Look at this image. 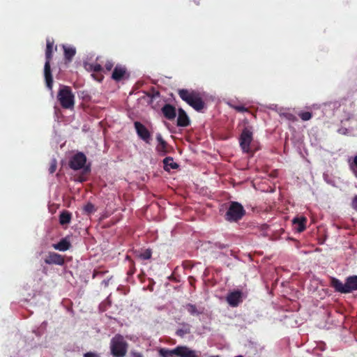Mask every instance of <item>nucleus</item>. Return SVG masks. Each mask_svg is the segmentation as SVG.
I'll return each mask as SVG.
<instances>
[{"mask_svg": "<svg viewBox=\"0 0 357 357\" xmlns=\"http://www.w3.org/2000/svg\"><path fill=\"white\" fill-rule=\"evenodd\" d=\"M190 123V121L186 112L181 108L178 109L177 126L179 127H187Z\"/></svg>", "mask_w": 357, "mask_h": 357, "instance_id": "nucleus-15", "label": "nucleus"}, {"mask_svg": "<svg viewBox=\"0 0 357 357\" xmlns=\"http://www.w3.org/2000/svg\"><path fill=\"white\" fill-rule=\"evenodd\" d=\"M135 271V268L133 267L128 272V274L132 275L134 274Z\"/></svg>", "mask_w": 357, "mask_h": 357, "instance_id": "nucleus-39", "label": "nucleus"}, {"mask_svg": "<svg viewBox=\"0 0 357 357\" xmlns=\"http://www.w3.org/2000/svg\"><path fill=\"white\" fill-rule=\"evenodd\" d=\"M92 76L98 82H101L103 79V76L102 75H96L95 74H92Z\"/></svg>", "mask_w": 357, "mask_h": 357, "instance_id": "nucleus-37", "label": "nucleus"}, {"mask_svg": "<svg viewBox=\"0 0 357 357\" xmlns=\"http://www.w3.org/2000/svg\"><path fill=\"white\" fill-rule=\"evenodd\" d=\"M56 167H57V162H56V159L53 158L50 162V167L48 169L50 174L54 173L56 172Z\"/></svg>", "mask_w": 357, "mask_h": 357, "instance_id": "nucleus-30", "label": "nucleus"}, {"mask_svg": "<svg viewBox=\"0 0 357 357\" xmlns=\"http://www.w3.org/2000/svg\"><path fill=\"white\" fill-rule=\"evenodd\" d=\"M230 106L238 112H249V109L248 108H246L245 107H244L243 105H230Z\"/></svg>", "mask_w": 357, "mask_h": 357, "instance_id": "nucleus-31", "label": "nucleus"}, {"mask_svg": "<svg viewBox=\"0 0 357 357\" xmlns=\"http://www.w3.org/2000/svg\"><path fill=\"white\" fill-rule=\"evenodd\" d=\"M190 333V326L188 324L183 323L182 328H178L176 331V335L179 337H183L186 334Z\"/></svg>", "mask_w": 357, "mask_h": 357, "instance_id": "nucleus-25", "label": "nucleus"}, {"mask_svg": "<svg viewBox=\"0 0 357 357\" xmlns=\"http://www.w3.org/2000/svg\"><path fill=\"white\" fill-rule=\"evenodd\" d=\"M189 264H190V262L188 261H184L183 264V267L185 268L190 267V266L189 265Z\"/></svg>", "mask_w": 357, "mask_h": 357, "instance_id": "nucleus-38", "label": "nucleus"}, {"mask_svg": "<svg viewBox=\"0 0 357 357\" xmlns=\"http://www.w3.org/2000/svg\"><path fill=\"white\" fill-rule=\"evenodd\" d=\"M164 169L169 172L171 169H176L178 168V165L174 162L173 158L166 157L163 160Z\"/></svg>", "mask_w": 357, "mask_h": 357, "instance_id": "nucleus-19", "label": "nucleus"}, {"mask_svg": "<svg viewBox=\"0 0 357 357\" xmlns=\"http://www.w3.org/2000/svg\"><path fill=\"white\" fill-rule=\"evenodd\" d=\"M245 214V210L241 204L237 202H231L225 215V219L230 222H238Z\"/></svg>", "mask_w": 357, "mask_h": 357, "instance_id": "nucleus-7", "label": "nucleus"}, {"mask_svg": "<svg viewBox=\"0 0 357 357\" xmlns=\"http://www.w3.org/2000/svg\"><path fill=\"white\" fill-rule=\"evenodd\" d=\"M86 156L82 152H77L74 154L69 160V167L75 171L82 169V174L78 176L77 181L79 182H84L86 181V175L89 174L91 172L89 165H86Z\"/></svg>", "mask_w": 357, "mask_h": 357, "instance_id": "nucleus-1", "label": "nucleus"}, {"mask_svg": "<svg viewBox=\"0 0 357 357\" xmlns=\"http://www.w3.org/2000/svg\"><path fill=\"white\" fill-rule=\"evenodd\" d=\"M253 139V133L252 130V128L245 127L242 130V132L240 135L239 138V144L240 146L242 149L243 151L247 153H253L250 149V144Z\"/></svg>", "mask_w": 357, "mask_h": 357, "instance_id": "nucleus-8", "label": "nucleus"}, {"mask_svg": "<svg viewBox=\"0 0 357 357\" xmlns=\"http://www.w3.org/2000/svg\"><path fill=\"white\" fill-rule=\"evenodd\" d=\"M64 52V58L67 62H70L76 54V50L74 47L63 45Z\"/></svg>", "mask_w": 357, "mask_h": 357, "instance_id": "nucleus-18", "label": "nucleus"}, {"mask_svg": "<svg viewBox=\"0 0 357 357\" xmlns=\"http://www.w3.org/2000/svg\"><path fill=\"white\" fill-rule=\"evenodd\" d=\"M114 67V63L111 61H107L105 64V69L107 71H110Z\"/></svg>", "mask_w": 357, "mask_h": 357, "instance_id": "nucleus-33", "label": "nucleus"}, {"mask_svg": "<svg viewBox=\"0 0 357 357\" xmlns=\"http://www.w3.org/2000/svg\"><path fill=\"white\" fill-rule=\"evenodd\" d=\"M177 350H178V346L175 347L174 349L162 348L159 350V354L161 357H173L174 356H178V354L176 352Z\"/></svg>", "mask_w": 357, "mask_h": 357, "instance_id": "nucleus-22", "label": "nucleus"}, {"mask_svg": "<svg viewBox=\"0 0 357 357\" xmlns=\"http://www.w3.org/2000/svg\"><path fill=\"white\" fill-rule=\"evenodd\" d=\"M134 126L138 137L147 144H150L151 135L146 126L139 121L134 123Z\"/></svg>", "mask_w": 357, "mask_h": 357, "instance_id": "nucleus-9", "label": "nucleus"}, {"mask_svg": "<svg viewBox=\"0 0 357 357\" xmlns=\"http://www.w3.org/2000/svg\"><path fill=\"white\" fill-rule=\"evenodd\" d=\"M352 208L357 211V195H355L352 199L351 202Z\"/></svg>", "mask_w": 357, "mask_h": 357, "instance_id": "nucleus-35", "label": "nucleus"}, {"mask_svg": "<svg viewBox=\"0 0 357 357\" xmlns=\"http://www.w3.org/2000/svg\"><path fill=\"white\" fill-rule=\"evenodd\" d=\"M72 214L68 211H63L59 215V223L61 225H66L70 222Z\"/></svg>", "mask_w": 357, "mask_h": 357, "instance_id": "nucleus-21", "label": "nucleus"}, {"mask_svg": "<svg viewBox=\"0 0 357 357\" xmlns=\"http://www.w3.org/2000/svg\"><path fill=\"white\" fill-rule=\"evenodd\" d=\"M45 50V63L44 66V77L47 87L52 90L53 86V78L51 72L50 61L52 59L54 41L47 39Z\"/></svg>", "mask_w": 357, "mask_h": 357, "instance_id": "nucleus-5", "label": "nucleus"}, {"mask_svg": "<svg viewBox=\"0 0 357 357\" xmlns=\"http://www.w3.org/2000/svg\"><path fill=\"white\" fill-rule=\"evenodd\" d=\"M84 357H99L98 355L93 352H87L84 354Z\"/></svg>", "mask_w": 357, "mask_h": 357, "instance_id": "nucleus-36", "label": "nucleus"}, {"mask_svg": "<svg viewBox=\"0 0 357 357\" xmlns=\"http://www.w3.org/2000/svg\"><path fill=\"white\" fill-rule=\"evenodd\" d=\"M185 308L191 315L193 316L199 315L203 312L202 310L198 309L195 305L191 303L186 304L185 305Z\"/></svg>", "mask_w": 357, "mask_h": 357, "instance_id": "nucleus-24", "label": "nucleus"}, {"mask_svg": "<svg viewBox=\"0 0 357 357\" xmlns=\"http://www.w3.org/2000/svg\"><path fill=\"white\" fill-rule=\"evenodd\" d=\"M164 116L168 120H173L176 116V108L170 104H165L161 109Z\"/></svg>", "mask_w": 357, "mask_h": 357, "instance_id": "nucleus-14", "label": "nucleus"}, {"mask_svg": "<svg viewBox=\"0 0 357 357\" xmlns=\"http://www.w3.org/2000/svg\"><path fill=\"white\" fill-rule=\"evenodd\" d=\"M128 77L129 73H128L126 68L122 65H116L112 74V78L116 82H119Z\"/></svg>", "mask_w": 357, "mask_h": 357, "instance_id": "nucleus-13", "label": "nucleus"}, {"mask_svg": "<svg viewBox=\"0 0 357 357\" xmlns=\"http://www.w3.org/2000/svg\"><path fill=\"white\" fill-rule=\"evenodd\" d=\"M349 167L353 175L357 178V154L348 160Z\"/></svg>", "mask_w": 357, "mask_h": 357, "instance_id": "nucleus-23", "label": "nucleus"}, {"mask_svg": "<svg viewBox=\"0 0 357 357\" xmlns=\"http://www.w3.org/2000/svg\"><path fill=\"white\" fill-rule=\"evenodd\" d=\"M110 352L113 357H125L128 349V343L120 334L115 335L110 341Z\"/></svg>", "mask_w": 357, "mask_h": 357, "instance_id": "nucleus-4", "label": "nucleus"}, {"mask_svg": "<svg viewBox=\"0 0 357 357\" xmlns=\"http://www.w3.org/2000/svg\"><path fill=\"white\" fill-rule=\"evenodd\" d=\"M52 247L55 250L64 252L70 249L71 244L67 238H63L59 243L53 244Z\"/></svg>", "mask_w": 357, "mask_h": 357, "instance_id": "nucleus-17", "label": "nucleus"}, {"mask_svg": "<svg viewBox=\"0 0 357 357\" xmlns=\"http://www.w3.org/2000/svg\"><path fill=\"white\" fill-rule=\"evenodd\" d=\"M156 140L158 142L156 146L155 150L160 155H165L167 153H169L172 148L167 144V142L162 138L160 133H158L156 135Z\"/></svg>", "mask_w": 357, "mask_h": 357, "instance_id": "nucleus-11", "label": "nucleus"}, {"mask_svg": "<svg viewBox=\"0 0 357 357\" xmlns=\"http://www.w3.org/2000/svg\"><path fill=\"white\" fill-rule=\"evenodd\" d=\"M57 100L62 108L66 109H72L75 105V95L70 86H61L57 94Z\"/></svg>", "mask_w": 357, "mask_h": 357, "instance_id": "nucleus-6", "label": "nucleus"}, {"mask_svg": "<svg viewBox=\"0 0 357 357\" xmlns=\"http://www.w3.org/2000/svg\"><path fill=\"white\" fill-rule=\"evenodd\" d=\"M44 261L46 264L49 265L55 264L62 266L65 263V259L62 255L56 252H50L45 258Z\"/></svg>", "mask_w": 357, "mask_h": 357, "instance_id": "nucleus-12", "label": "nucleus"}, {"mask_svg": "<svg viewBox=\"0 0 357 357\" xmlns=\"http://www.w3.org/2000/svg\"><path fill=\"white\" fill-rule=\"evenodd\" d=\"M293 224L298 225L296 228L298 232H302L305 229V224L307 222V218L305 217H297L293 219Z\"/></svg>", "mask_w": 357, "mask_h": 357, "instance_id": "nucleus-20", "label": "nucleus"}, {"mask_svg": "<svg viewBox=\"0 0 357 357\" xmlns=\"http://www.w3.org/2000/svg\"><path fill=\"white\" fill-rule=\"evenodd\" d=\"M152 252L151 250L147 249L143 252L140 253L139 257L144 260L149 259L151 257Z\"/></svg>", "mask_w": 357, "mask_h": 357, "instance_id": "nucleus-29", "label": "nucleus"}, {"mask_svg": "<svg viewBox=\"0 0 357 357\" xmlns=\"http://www.w3.org/2000/svg\"><path fill=\"white\" fill-rule=\"evenodd\" d=\"M88 69L96 73L103 70L102 66L97 63L89 64Z\"/></svg>", "mask_w": 357, "mask_h": 357, "instance_id": "nucleus-27", "label": "nucleus"}, {"mask_svg": "<svg viewBox=\"0 0 357 357\" xmlns=\"http://www.w3.org/2000/svg\"><path fill=\"white\" fill-rule=\"evenodd\" d=\"M180 98L195 110L201 112L205 107L202 95L197 91L181 89L178 90Z\"/></svg>", "mask_w": 357, "mask_h": 357, "instance_id": "nucleus-2", "label": "nucleus"}, {"mask_svg": "<svg viewBox=\"0 0 357 357\" xmlns=\"http://www.w3.org/2000/svg\"><path fill=\"white\" fill-rule=\"evenodd\" d=\"M226 301L228 304L231 307H237L243 302V293L240 290H235L229 292L227 297Z\"/></svg>", "mask_w": 357, "mask_h": 357, "instance_id": "nucleus-10", "label": "nucleus"}, {"mask_svg": "<svg viewBox=\"0 0 357 357\" xmlns=\"http://www.w3.org/2000/svg\"><path fill=\"white\" fill-rule=\"evenodd\" d=\"M289 116H291V117H293V119H294V116L292 114H290Z\"/></svg>", "mask_w": 357, "mask_h": 357, "instance_id": "nucleus-42", "label": "nucleus"}, {"mask_svg": "<svg viewBox=\"0 0 357 357\" xmlns=\"http://www.w3.org/2000/svg\"><path fill=\"white\" fill-rule=\"evenodd\" d=\"M169 279H170V280H174V279L173 275H172L171 277H169Z\"/></svg>", "mask_w": 357, "mask_h": 357, "instance_id": "nucleus-41", "label": "nucleus"}, {"mask_svg": "<svg viewBox=\"0 0 357 357\" xmlns=\"http://www.w3.org/2000/svg\"><path fill=\"white\" fill-rule=\"evenodd\" d=\"M188 280H189L190 283L192 284L193 281H195V278L192 276H190L188 278Z\"/></svg>", "mask_w": 357, "mask_h": 357, "instance_id": "nucleus-40", "label": "nucleus"}, {"mask_svg": "<svg viewBox=\"0 0 357 357\" xmlns=\"http://www.w3.org/2000/svg\"><path fill=\"white\" fill-rule=\"evenodd\" d=\"M176 352L179 357H199L197 351L190 349L186 346H178V350Z\"/></svg>", "mask_w": 357, "mask_h": 357, "instance_id": "nucleus-16", "label": "nucleus"}, {"mask_svg": "<svg viewBox=\"0 0 357 357\" xmlns=\"http://www.w3.org/2000/svg\"><path fill=\"white\" fill-rule=\"evenodd\" d=\"M299 117L303 121H309L312 117V114L310 112H301L298 114Z\"/></svg>", "mask_w": 357, "mask_h": 357, "instance_id": "nucleus-28", "label": "nucleus"}, {"mask_svg": "<svg viewBox=\"0 0 357 357\" xmlns=\"http://www.w3.org/2000/svg\"><path fill=\"white\" fill-rule=\"evenodd\" d=\"M107 272V271H102L100 268L95 269L93 273V278H95L98 276H102Z\"/></svg>", "mask_w": 357, "mask_h": 357, "instance_id": "nucleus-32", "label": "nucleus"}, {"mask_svg": "<svg viewBox=\"0 0 357 357\" xmlns=\"http://www.w3.org/2000/svg\"><path fill=\"white\" fill-rule=\"evenodd\" d=\"M330 284L337 292L341 294L351 293L357 291V275L348 277L344 284L335 278H331Z\"/></svg>", "mask_w": 357, "mask_h": 357, "instance_id": "nucleus-3", "label": "nucleus"}, {"mask_svg": "<svg viewBox=\"0 0 357 357\" xmlns=\"http://www.w3.org/2000/svg\"><path fill=\"white\" fill-rule=\"evenodd\" d=\"M83 210H84L85 213L89 215V214H91V213H93L94 212H96V208L94 204H93L91 202H88L84 206Z\"/></svg>", "mask_w": 357, "mask_h": 357, "instance_id": "nucleus-26", "label": "nucleus"}, {"mask_svg": "<svg viewBox=\"0 0 357 357\" xmlns=\"http://www.w3.org/2000/svg\"><path fill=\"white\" fill-rule=\"evenodd\" d=\"M130 357H144L142 353L136 351H131L130 352Z\"/></svg>", "mask_w": 357, "mask_h": 357, "instance_id": "nucleus-34", "label": "nucleus"}]
</instances>
